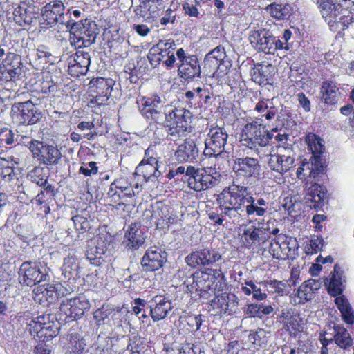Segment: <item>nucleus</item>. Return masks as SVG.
Listing matches in <instances>:
<instances>
[{
  "mask_svg": "<svg viewBox=\"0 0 354 354\" xmlns=\"http://www.w3.org/2000/svg\"><path fill=\"white\" fill-rule=\"evenodd\" d=\"M142 115L150 122L167 127L168 140L176 141L189 132V111L167 104L165 99L157 94L142 97L138 100Z\"/></svg>",
  "mask_w": 354,
  "mask_h": 354,
  "instance_id": "nucleus-1",
  "label": "nucleus"
},
{
  "mask_svg": "<svg viewBox=\"0 0 354 354\" xmlns=\"http://www.w3.org/2000/svg\"><path fill=\"white\" fill-rule=\"evenodd\" d=\"M220 211L233 223L242 217H263L268 212V202L263 198H256L251 189L239 185L235 180L217 195Z\"/></svg>",
  "mask_w": 354,
  "mask_h": 354,
  "instance_id": "nucleus-2",
  "label": "nucleus"
},
{
  "mask_svg": "<svg viewBox=\"0 0 354 354\" xmlns=\"http://www.w3.org/2000/svg\"><path fill=\"white\" fill-rule=\"evenodd\" d=\"M289 137L285 132H279L277 128L269 131L266 124L262 123V118H255L243 127L240 142L243 146L253 150L261 156V151L263 148L275 145L277 142L283 143Z\"/></svg>",
  "mask_w": 354,
  "mask_h": 354,
  "instance_id": "nucleus-3",
  "label": "nucleus"
},
{
  "mask_svg": "<svg viewBox=\"0 0 354 354\" xmlns=\"http://www.w3.org/2000/svg\"><path fill=\"white\" fill-rule=\"evenodd\" d=\"M274 220L248 218V223L244 225L241 241L242 246L252 252L266 250V244L272 235H277L279 230L274 227Z\"/></svg>",
  "mask_w": 354,
  "mask_h": 354,
  "instance_id": "nucleus-4",
  "label": "nucleus"
},
{
  "mask_svg": "<svg viewBox=\"0 0 354 354\" xmlns=\"http://www.w3.org/2000/svg\"><path fill=\"white\" fill-rule=\"evenodd\" d=\"M66 26L69 29V42L75 49L88 47L95 42L97 28L93 21L88 19L78 22L69 20L66 21Z\"/></svg>",
  "mask_w": 354,
  "mask_h": 354,
  "instance_id": "nucleus-5",
  "label": "nucleus"
},
{
  "mask_svg": "<svg viewBox=\"0 0 354 354\" xmlns=\"http://www.w3.org/2000/svg\"><path fill=\"white\" fill-rule=\"evenodd\" d=\"M186 177L189 187L196 192H200L218 184L221 175L216 168H196L194 166H188L186 168Z\"/></svg>",
  "mask_w": 354,
  "mask_h": 354,
  "instance_id": "nucleus-6",
  "label": "nucleus"
},
{
  "mask_svg": "<svg viewBox=\"0 0 354 354\" xmlns=\"http://www.w3.org/2000/svg\"><path fill=\"white\" fill-rule=\"evenodd\" d=\"M288 141L289 138L283 143L277 142V152L274 154L270 153L268 165L272 170L280 174H284L295 166L296 154L292 141Z\"/></svg>",
  "mask_w": 354,
  "mask_h": 354,
  "instance_id": "nucleus-7",
  "label": "nucleus"
},
{
  "mask_svg": "<svg viewBox=\"0 0 354 354\" xmlns=\"http://www.w3.org/2000/svg\"><path fill=\"white\" fill-rule=\"evenodd\" d=\"M31 335L38 337L39 341L47 342L59 333V323L55 316L47 314L33 318L28 324Z\"/></svg>",
  "mask_w": 354,
  "mask_h": 354,
  "instance_id": "nucleus-8",
  "label": "nucleus"
},
{
  "mask_svg": "<svg viewBox=\"0 0 354 354\" xmlns=\"http://www.w3.org/2000/svg\"><path fill=\"white\" fill-rule=\"evenodd\" d=\"M274 236L266 246L268 253L279 260L293 259L298 250L296 239L282 234Z\"/></svg>",
  "mask_w": 354,
  "mask_h": 354,
  "instance_id": "nucleus-9",
  "label": "nucleus"
},
{
  "mask_svg": "<svg viewBox=\"0 0 354 354\" xmlns=\"http://www.w3.org/2000/svg\"><path fill=\"white\" fill-rule=\"evenodd\" d=\"M185 283L191 293H196L201 297L209 299L216 294L217 284L214 285L212 281L211 273L196 272L185 281Z\"/></svg>",
  "mask_w": 354,
  "mask_h": 354,
  "instance_id": "nucleus-10",
  "label": "nucleus"
},
{
  "mask_svg": "<svg viewBox=\"0 0 354 354\" xmlns=\"http://www.w3.org/2000/svg\"><path fill=\"white\" fill-rule=\"evenodd\" d=\"M33 158L46 166L55 165L61 159L62 153L56 146L31 139L27 144Z\"/></svg>",
  "mask_w": 354,
  "mask_h": 354,
  "instance_id": "nucleus-11",
  "label": "nucleus"
},
{
  "mask_svg": "<svg viewBox=\"0 0 354 354\" xmlns=\"http://www.w3.org/2000/svg\"><path fill=\"white\" fill-rule=\"evenodd\" d=\"M47 268L40 263L25 261L19 267L18 280L21 285L33 286L48 279Z\"/></svg>",
  "mask_w": 354,
  "mask_h": 354,
  "instance_id": "nucleus-12",
  "label": "nucleus"
},
{
  "mask_svg": "<svg viewBox=\"0 0 354 354\" xmlns=\"http://www.w3.org/2000/svg\"><path fill=\"white\" fill-rule=\"evenodd\" d=\"M228 134L223 127L218 125L209 128L205 140V149L203 154L205 156H217L223 152H227L226 145Z\"/></svg>",
  "mask_w": 354,
  "mask_h": 354,
  "instance_id": "nucleus-13",
  "label": "nucleus"
},
{
  "mask_svg": "<svg viewBox=\"0 0 354 354\" xmlns=\"http://www.w3.org/2000/svg\"><path fill=\"white\" fill-rule=\"evenodd\" d=\"M10 116L17 124L32 125L41 118V113L30 100L14 103L11 107Z\"/></svg>",
  "mask_w": 354,
  "mask_h": 354,
  "instance_id": "nucleus-14",
  "label": "nucleus"
},
{
  "mask_svg": "<svg viewBox=\"0 0 354 354\" xmlns=\"http://www.w3.org/2000/svg\"><path fill=\"white\" fill-rule=\"evenodd\" d=\"M176 48V44L174 40H160L149 50L148 58L153 65L156 66L162 62L167 67L171 68L177 59L174 53Z\"/></svg>",
  "mask_w": 354,
  "mask_h": 354,
  "instance_id": "nucleus-15",
  "label": "nucleus"
},
{
  "mask_svg": "<svg viewBox=\"0 0 354 354\" xmlns=\"http://www.w3.org/2000/svg\"><path fill=\"white\" fill-rule=\"evenodd\" d=\"M178 66V74L185 81H190L201 76V66L196 55H187L183 48H180L176 53Z\"/></svg>",
  "mask_w": 354,
  "mask_h": 354,
  "instance_id": "nucleus-16",
  "label": "nucleus"
},
{
  "mask_svg": "<svg viewBox=\"0 0 354 354\" xmlns=\"http://www.w3.org/2000/svg\"><path fill=\"white\" fill-rule=\"evenodd\" d=\"M141 188L138 183H132L125 178L115 179L109 187L108 196L112 202L127 201L138 194Z\"/></svg>",
  "mask_w": 354,
  "mask_h": 354,
  "instance_id": "nucleus-17",
  "label": "nucleus"
},
{
  "mask_svg": "<svg viewBox=\"0 0 354 354\" xmlns=\"http://www.w3.org/2000/svg\"><path fill=\"white\" fill-rule=\"evenodd\" d=\"M21 58L13 53H8L0 66V80L3 82H16L23 77Z\"/></svg>",
  "mask_w": 354,
  "mask_h": 354,
  "instance_id": "nucleus-18",
  "label": "nucleus"
},
{
  "mask_svg": "<svg viewBox=\"0 0 354 354\" xmlns=\"http://www.w3.org/2000/svg\"><path fill=\"white\" fill-rule=\"evenodd\" d=\"M215 295L208 306V310L212 315H230L236 312L239 302L235 295L222 293Z\"/></svg>",
  "mask_w": 354,
  "mask_h": 354,
  "instance_id": "nucleus-19",
  "label": "nucleus"
},
{
  "mask_svg": "<svg viewBox=\"0 0 354 354\" xmlns=\"http://www.w3.org/2000/svg\"><path fill=\"white\" fill-rule=\"evenodd\" d=\"M91 307V304L86 296L80 295L71 299L63 300L60 304V312L67 318L78 319L81 318Z\"/></svg>",
  "mask_w": 354,
  "mask_h": 354,
  "instance_id": "nucleus-20",
  "label": "nucleus"
},
{
  "mask_svg": "<svg viewBox=\"0 0 354 354\" xmlns=\"http://www.w3.org/2000/svg\"><path fill=\"white\" fill-rule=\"evenodd\" d=\"M221 253L215 248H205L192 252L186 257L188 266L195 268L199 266H211L221 259Z\"/></svg>",
  "mask_w": 354,
  "mask_h": 354,
  "instance_id": "nucleus-21",
  "label": "nucleus"
},
{
  "mask_svg": "<svg viewBox=\"0 0 354 354\" xmlns=\"http://www.w3.org/2000/svg\"><path fill=\"white\" fill-rule=\"evenodd\" d=\"M41 16L48 25L64 24L65 6L61 0H53L46 3L41 10Z\"/></svg>",
  "mask_w": 354,
  "mask_h": 354,
  "instance_id": "nucleus-22",
  "label": "nucleus"
},
{
  "mask_svg": "<svg viewBox=\"0 0 354 354\" xmlns=\"http://www.w3.org/2000/svg\"><path fill=\"white\" fill-rule=\"evenodd\" d=\"M232 169L238 176L256 178L260 174L261 165L257 158L247 156L236 158Z\"/></svg>",
  "mask_w": 354,
  "mask_h": 354,
  "instance_id": "nucleus-23",
  "label": "nucleus"
},
{
  "mask_svg": "<svg viewBox=\"0 0 354 354\" xmlns=\"http://www.w3.org/2000/svg\"><path fill=\"white\" fill-rule=\"evenodd\" d=\"M167 261V253L161 248L153 246L148 248L142 258L141 266L145 271H156L163 266Z\"/></svg>",
  "mask_w": 354,
  "mask_h": 354,
  "instance_id": "nucleus-24",
  "label": "nucleus"
},
{
  "mask_svg": "<svg viewBox=\"0 0 354 354\" xmlns=\"http://www.w3.org/2000/svg\"><path fill=\"white\" fill-rule=\"evenodd\" d=\"M68 64V71L71 76L79 77L85 75L91 64L90 55L88 53L77 50L69 57Z\"/></svg>",
  "mask_w": 354,
  "mask_h": 354,
  "instance_id": "nucleus-25",
  "label": "nucleus"
},
{
  "mask_svg": "<svg viewBox=\"0 0 354 354\" xmlns=\"http://www.w3.org/2000/svg\"><path fill=\"white\" fill-rule=\"evenodd\" d=\"M320 286L321 283L317 280L310 279L305 281L290 296V302L294 305L305 304L312 299L315 291L319 290Z\"/></svg>",
  "mask_w": 354,
  "mask_h": 354,
  "instance_id": "nucleus-26",
  "label": "nucleus"
},
{
  "mask_svg": "<svg viewBox=\"0 0 354 354\" xmlns=\"http://www.w3.org/2000/svg\"><path fill=\"white\" fill-rule=\"evenodd\" d=\"M150 315L154 322L165 319L172 310L171 302L164 295H156L149 302Z\"/></svg>",
  "mask_w": 354,
  "mask_h": 354,
  "instance_id": "nucleus-27",
  "label": "nucleus"
},
{
  "mask_svg": "<svg viewBox=\"0 0 354 354\" xmlns=\"http://www.w3.org/2000/svg\"><path fill=\"white\" fill-rule=\"evenodd\" d=\"M174 155L179 162H193L197 160L199 150L193 140L187 139L178 146Z\"/></svg>",
  "mask_w": 354,
  "mask_h": 354,
  "instance_id": "nucleus-28",
  "label": "nucleus"
},
{
  "mask_svg": "<svg viewBox=\"0 0 354 354\" xmlns=\"http://www.w3.org/2000/svg\"><path fill=\"white\" fill-rule=\"evenodd\" d=\"M144 230L140 223H131L124 235V242L126 243V247L129 249L137 250L142 245L145 241Z\"/></svg>",
  "mask_w": 354,
  "mask_h": 354,
  "instance_id": "nucleus-29",
  "label": "nucleus"
},
{
  "mask_svg": "<svg viewBox=\"0 0 354 354\" xmlns=\"http://www.w3.org/2000/svg\"><path fill=\"white\" fill-rule=\"evenodd\" d=\"M316 4L322 17L328 26L335 21V19L342 10V6L340 3H334L332 0H317Z\"/></svg>",
  "mask_w": 354,
  "mask_h": 354,
  "instance_id": "nucleus-30",
  "label": "nucleus"
},
{
  "mask_svg": "<svg viewBox=\"0 0 354 354\" xmlns=\"http://www.w3.org/2000/svg\"><path fill=\"white\" fill-rule=\"evenodd\" d=\"M61 269L62 276L70 283H75V280L80 277L79 262L77 257L73 252H70L68 255L64 259Z\"/></svg>",
  "mask_w": 354,
  "mask_h": 354,
  "instance_id": "nucleus-31",
  "label": "nucleus"
},
{
  "mask_svg": "<svg viewBox=\"0 0 354 354\" xmlns=\"http://www.w3.org/2000/svg\"><path fill=\"white\" fill-rule=\"evenodd\" d=\"M322 100L328 105L337 103L341 97V93L337 84L332 80H325L320 87Z\"/></svg>",
  "mask_w": 354,
  "mask_h": 354,
  "instance_id": "nucleus-32",
  "label": "nucleus"
},
{
  "mask_svg": "<svg viewBox=\"0 0 354 354\" xmlns=\"http://www.w3.org/2000/svg\"><path fill=\"white\" fill-rule=\"evenodd\" d=\"M274 66L270 64H259L251 73L252 80L259 85L268 84L274 74Z\"/></svg>",
  "mask_w": 354,
  "mask_h": 354,
  "instance_id": "nucleus-33",
  "label": "nucleus"
},
{
  "mask_svg": "<svg viewBox=\"0 0 354 354\" xmlns=\"http://www.w3.org/2000/svg\"><path fill=\"white\" fill-rule=\"evenodd\" d=\"M90 85L93 91L97 93L95 96L97 100H101V102H103L109 99L112 90V80L97 77L91 80Z\"/></svg>",
  "mask_w": 354,
  "mask_h": 354,
  "instance_id": "nucleus-34",
  "label": "nucleus"
},
{
  "mask_svg": "<svg viewBox=\"0 0 354 354\" xmlns=\"http://www.w3.org/2000/svg\"><path fill=\"white\" fill-rule=\"evenodd\" d=\"M67 342L64 346L65 354H83L86 349L85 339L77 333H69L66 336Z\"/></svg>",
  "mask_w": 354,
  "mask_h": 354,
  "instance_id": "nucleus-35",
  "label": "nucleus"
},
{
  "mask_svg": "<svg viewBox=\"0 0 354 354\" xmlns=\"http://www.w3.org/2000/svg\"><path fill=\"white\" fill-rule=\"evenodd\" d=\"M265 10L272 18L285 20L291 16L292 7L288 3L274 1L267 6Z\"/></svg>",
  "mask_w": 354,
  "mask_h": 354,
  "instance_id": "nucleus-36",
  "label": "nucleus"
},
{
  "mask_svg": "<svg viewBox=\"0 0 354 354\" xmlns=\"http://www.w3.org/2000/svg\"><path fill=\"white\" fill-rule=\"evenodd\" d=\"M263 44L260 45L259 50L267 54H274L277 50H287L288 46H283L282 40L279 37H274L271 32L268 30V35L266 36Z\"/></svg>",
  "mask_w": 354,
  "mask_h": 354,
  "instance_id": "nucleus-37",
  "label": "nucleus"
},
{
  "mask_svg": "<svg viewBox=\"0 0 354 354\" xmlns=\"http://www.w3.org/2000/svg\"><path fill=\"white\" fill-rule=\"evenodd\" d=\"M59 284H46L38 287L35 291L38 299H45L48 303H53L59 296L58 288Z\"/></svg>",
  "mask_w": 354,
  "mask_h": 354,
  "instance_id": "nucleus-38",
  "label": "nucleus"
},
{
  "mask_svg": "<svg viewBox=\"0 0 354 354\" xmlns=\"http://www.w3.org/2000/svg\"><path fill=\"white\" fill-rule=\"evenodd\" d=\"M353 15L342 7V10L337 19H335V21L332 22L329 26L330 29L333 32L339 33L348 27L349 24L353 22Z\"/></svg>",
  "mask_w": 354,
  "mask_h": 354,
  "instance_id": "nucleus-39",
  "label": "nucleus"
},
{
  "mask_svg": "<svg viewBox=\"0 0 354 354\" xmlns=\"http://www.w3.org/2000/svg\"><path fill=\"white\" fill-rule=\"evenodd\" d=\"M168 206L161 204L153 210L151 217L158 229H165L168 227L170 218L168 216Z\"/></svg>",
  "mask_w": 354,
  "mask_h": 354,
  "instance_id": "nucleus-40",
  "label": "nucleus"
},
{
  "mask_svg": "<svg viewBox=\"0 0 354 354\" xmlns=\"http://www.w3.org/2000/svg\"><path fill=\"white\" fill-rule=\"evenodd\" d=\"M334 341L342 348L347 349L353 344V339L348 330L342 326H337L334 328Z\"/></svg>",
  "mask_w": 354,
  "mask_h": 354,
  "instance_id": "nucleus-41",
  "label": "nucleus"
},
{
  "mask_svg": "<svg viewBox=\"0 0 354 354\" xmlns=\"http://www.w3.org/2000/svg\"><path fill=\"white\" fill-rule=\"evenodd\" d=\"M273 312V308L270 305L263 304H250L246 307L245 313L248 317L262 318L264 315H268Z\"/></svg>",
  "mask_w": 354,
  "mask_h": 354,
  "instance_id": "nucleus-42",
  "label": "nucleus"
},
{
  "mask_svg": "<svg viewBox=\"0 0 354 354\" xmlns=\"http://www.w3.org/2000/svg\"><path fill=\"white\" fill-rule=\"evenodd\" d=\"M14 21L19 26L30 25L35 19V15L26 8L18 6L13 11Z\"/></svg>",
  "mask_w": 354,
  "mask_h": 354,
  "instance_id": "nucleus-43",
  "label": "nucleus"
},
{
  "mask_svg": "<svg viewBox=\"0 0 354 354\" xmlns=\"http://www.w3.org/2000/svg\"><path fill=\"white\" fill-rule=\"evenodd\" d=\"M137 172L141 173L147 182L155 180L160 175L158 163H140L136 167Z\"/></svg>",
  "mask_w": 354,
  "mask_h": 354,
  "instance_id": "nucleus-44",
  "label": "nucleus"
},
{
  "mask_svg": "<svg viewBox=\"0 0 354 354\" xmlns=\"http://www.w3.org/2000/svg\"><path fill=\"white\" fill-rule=\"evenodd\" d=\"M263 283L266 284L268 291L280 296L287 295L290 291V285L288 281L271 280L264 281Z\"/></svg>",
  "mask_w": 354,
  "mask_h": 354,
  "instance_id": "nucleus-45",
  "label": "nucleus"
},
{
  "mask_svg": "<svg viewBox=\"0 0 354 354\" xmlns=\"http://www.w3.org/2000/svg\"><path fill=\"white\" fill-rule=\"evenodd\" d=\"M307 195L308 196V200L316 203L317 206L322 205L326 196L325 188L317 183H315L308 187Z\"/></svg>",
  "mask_w": 354,
  "mask_h": 354,
  "instance_id": "nucleus-46",
  "label": "nucleus"
},
{
  "mask_svg": "<svg viewBox=\"0 0 354 354\" xmlns=\"http://www.w3.org/2000/svg\"><path fill=\"white\" fill-rule=\"evenodd\" d=\"M328 292L333 297L342 295V281L341 274L335 269L328 284Z\"/></svg>",
  "mask_w": 354,
  "mask_h": 354,
  "instance_id": "nucleus-47",
  "label": "nucleus"
},
{
  "mask_svg": "<svg viewBox=\"0 0 354 354\" xmlns=\"http://www.w3.org/2000/svg\"><path fill=\"white\" fill-rule=\"evenodd\" d=\"M284 328L289 332L290 335L297 336L303 330V321L298 315H293L291 319L283 324Z\"/></svg>",
  "mask_w": 354,
  "mask_h": 354,
  "instance_id": "nucleus-48",
  "label": "nucleus"
},
{
  "mask_svg": "<svg viewBox=\"0 0 354 354\" xmlns=\"http://www.w3.org/2000/svg\"><path fill=\"white\" fill-rule=\"evenodd\" d=\"M267 35L268 30L266 29L252 30L249 33L248 39L252 46L254 48L259 50L260 45L262 46Z\"/></svg>",
  "mask_w": 354,
  "mask_h": 354,
  "instance_id": "nucleus-49",
  "label": "nucleus"
},
{
  "mask_svg": "<svg viewBox=\"0 0 354 354\" xmlns=\"http://www.w3.org/2000/svg\"><path fill=\"white\" fill-rule=\"evenodd\" d=\"M72 222L75 230L78 233L77 239H81L80 234H84L90 228V223L86 218L81 216L76 215L71 218Z\"/></svg>",
  "mask_w": 354,
  "mask_h": 354,
  "instance_id": "nucleus-50",
  "label": "nucleus"
},
{
  "mask_svg": "<svg viewBox=\"0 0 354 354\" xmlns=\"http://www.w3.org/2000/svg\"><path fill=\"white\" fill-rule=\"evenodd\" d=\"M225 57V49L223 46H218L214 48L211 52L206 55L205 60L219 65Z\"/></svg>",
  "mask_w": 354,
  "mask_h": 354,
  "instance_id": "nucleus-51",
  "label": "nucleus"
},
{
  "mask_svg": "<svg viewBox=\"0 0 354 354\" xmlns=\"http://www.w3.org/2000/svg\"><path fill=\"white\" fill-rule=\"evenodd\" d=\"M110 238L106 234L100 235L95 242V253L99 255L96 258H101L102 254L106 252L109 246L110 245Z\"/></svg>",
  "mask_w": 354,
  "mask_h": 354,
  "instance_id": "nucleus-52",
  "label": "nucleus"
},
{
  "mask_svg": "<svg viewBox=\"0 0 354 354\" xmlns=\"http://www.w3.org/2000/svg\"><path fill=\"white\" fill-rule=\"evenodd\" d=\"M140 4L133 8L134 17L136 19H142L145 22H151L147 10V6L142 0H139Z\"/></svg>",
  "mask_w": 354,
  "mask_h": 354,
  "instance_id": "nucleus-53",
  "label": "nucleus"
},
{
  "mask_svg": "<svg viewBox=\"0 0 354 354\" xmlns=\"http://www.w3.org/2000/svg\"><path fill=\"white\" fill-rule=\"evenodd\" d=\"M324 245V240L322 237L313 235L309 241V245L307 248L308 253H317L322 249Z\"/></svg>",
  "mask_w": 354,
  "mask_h": 354,
  "instance_id": "nucleus-54",
  "label": "nucleus"
},
{
  "mask_svg": "<svg viewBox=\"0 0 354 354\" xmlns=\"http://www.w3.org/2000/svg\"><path fill=\"white\" fill-rule=\"evenodd\" d=\"M110 313L111 310L104 306L97 309L93 313V318L97 325L100 326L104 324V322L109 317Z\"/></svg>",
  "mask_w": 354,
  "mask_h": 354,
  "instance_id": "nucleus-55",
  "label": "nucleus"
},
{
  "mask_svg": "<svg viewBox=\"0 0 354 354\" xmlns=\"http://www.w3.org/2000/svg\"><path fill=\"white\" fill-rule=\"evenodd\" d=\"M245 284L252 288V294L254 299L262 301L266 299L267 294L262 292L261 288L259 287L253 281H245Z\"/></svg>",
  "mask_w": 354,
  "mask_h": 354,
  "instance_id": "nucleus-56",
  "label": "nucleus"
},
{
  "mask_svg": "<svg viewBox=\"0 0 354 354\" xmlns=\"http://www.w3.org/2000/svg\"><path fill=\"white\" fill-rule=\"evenodd\" d=\"M147 305V301L145 299L137 298L133 301V312L140 319L146 318L147 317L145 310L143 309Z\"/></svg>",
  "mask_w": 354,
  "mask_h": 354,
  "instance_id": "nucleus-57",
  "label": "nucleus"
},
{
  "mask_svg": "<svg viewBox=\"0 0 354 354\" xmlns=\"http://www.w3.org/2000/svg\"><path fill=\"white\" fill-rule=\"evenodd\" d=\"M144 3L145 4V6H147V10L151 21H155L160 15L162 6H160V4L148 3L147 2H144Z\"/></svg>",
  "mask_w": 354,
  "mask_h": 354,
  "instance_id": "nucleus-58",
  "label": "nucleus"
},
{
  "mask_svg": "<svg viewBox=\"0 0 354 354\" xmlns=\"http://www.w3.org/2000/svg\"><path fill=\"white\" fill-rule=\"evenodd\" d=\"M98 171V167L96 166V162L91 161L82 165L79 169V173L84 175L85 176H91L95 175Z\"/></svg>",
  "mask_w": 354,
  "mask_h": 354,
  "instance_id": "nucleus-59",
  "label": "nucleus"
},
{
  "mask_svg": "<svg viewBox=\"0 0 354 354\" xmlns=\"http://www.w3.org/2000/svg\"><path fill=\"white\" fill-rule=\"evenodd\" d=\"M143 344L140 338L133 337V339H130V342L127 346V350L131 351L132 353H138L143 350Z\"/></svg>",
  "mask_w": 354,
  "mask_h": 354,
  "instance_id": "nucleus-60",
  "label": "nucleus"
},
{
  "mask_svg": "<svg viewBox=\"0 0 354 354\" xmlns=\"http://www.w3.org/2000/svg\"><path fill=\"white\" fill-rule=\"evenodd\" d=\"M29 176L33 183L39 186H41L44 181L47 180L45 176L42 174V169L38 167L32 170Z\"/></svg>",
  "mask_w": 354,
  "mask_h": 354,
  "instance_id": "nucleus-61",
  "label": "nucleus"
},
{
  "mask_svg": "<svg viewBox=\"0 0 354 354\" xmlns=\"http://www.w3.org/2000/svg\"><path fill=\"white\" fill-rule=\"evenodd\" d=\"M227 216L225 215L221 211V213L218 214L215 212H211L209 214V218L211 221L214 223L216 225H225L227 223L228 221L227 220Z\"/></svg>",
  "mask_w": 354,
  "mask_h": 354,
  "instance_id": "nucleus-62",
  "label": "nucleus"
},
{
  "mask_svg": "<svg viewBox=\"0 0 354 354\" xmlns=\"http://www.w3.org/2000/svg\"><path fill=\"white\" fill-rule=\"evenodd\" d=\"M187 324L195 330L200 329V327L203 322L202 315H189L187 317Z\"/></svg>",
  "mask_w": 354,
  "mask_h": 354,
  "instance_id": "nucleus-63",
  "label": "nucleus"
},
{
  "mask_svg": "<svg viewBox=\"0 0 354 354\" xmlns=\"http://www.w3.org/2000/svg\"><path fill=\"white\" fill-rule=\"evenodd\" d=\"M335 303L341 313L351 308L348 300L344 295L336 297Z\"/></svg>",
  "mask_w": 354,
  "mask_h": 354,
  "instance_id": "nucleus-64",
  "label": "nucleus"
}]
</instances>
